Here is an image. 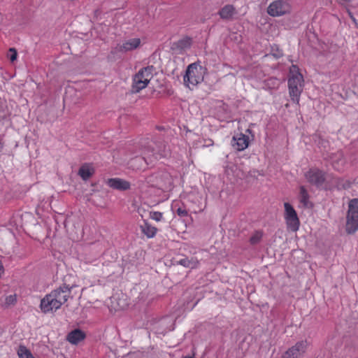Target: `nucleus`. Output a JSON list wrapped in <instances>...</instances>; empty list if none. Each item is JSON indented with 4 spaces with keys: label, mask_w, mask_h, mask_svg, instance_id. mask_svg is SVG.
Here are the masks:
<instances>
[{
    "label": "nucleus",
    "mask_w": 358,
    "mask_h": 358,
    "mask_svg": "<svg viewBox=\"0 0 358 358\" xmlns=\"http://www.w3.org/2000/svg\"><path fill=\"white\" fill-rule=\"evenodd\" d=\"M71 295V289L62 286L52 290L41 301V309L43 313L56 311L65 303Z\"/></svg>",
    "instance_id": "1"
},
{
    "label": "nucleus",
    "mask_w": 358,
    "mask_h": 358,
    "mask_svg": "<svg viewBox=\"0 0 358 358\" xmlns=\"http://www.w3.org/2000/svg\"><path fill=\"white\" fill-rule=\"evenodd\" d=\"M155 143H150L148 146H144L141 150V155L136 156L129 161L130 166L134 169H145L147 165L152 164L156 160L166 157L165 152H155Z\"/></svg>",
    "instance_id": "2"
},
{
    "label": "nucleus",
    "mask_w": 358,
    "mask_h": 358,
    "mask_svg": "<svg viewBox=\"0 0 358 358\" xmlns=\"http://www.w3.org/2000/svg\"><path fill=\"white\" fill-rule=\"evenodd\" d=\"M288 88L291 99L299 103L301 94L303 89V78L296 65H292L289 69Z\"/></svg>",
    "instance_id": "3"
},
{
    "label": "nucleus",
    "mask_w": 358,
    "mask_h": 358,
    "mask_svg": "<svg viewBox=\"0 0 358 358\" xmlns=\"http://www.w3.org/2000/svg\"><path fill=\"white\" fill-rule=\"evenodd\" d=\"M155 68L148 66L141 69L132 78L131 91L138 93L145 89L154 76Z\"/></svg>",
    "instance_id": "4"
},
{
    "label": "nucleus",
    "mask_w": 358,
    "mask_h": 358,
    "mask_svg": "<svg viewBox=\"0 0 358 358\" xmlns=\"http://www.w3.org/2000/svg\"><path fill=\"white\" fill-rule=\"evenodd\" d=\"M205 69L195 63L188 66L186 73L184 76V83L189 89L194 88L203 80Z\"/></svg>",
    "instance_id": "5"
},
{
    "label": "nucleus",
    "mask_w": 358,
    "mask_h": 358,
    "mask_svg": "<svg viewBox=\"0 0 358 358\" xmlns=\"http://www.w3.org/2000/svg\"><path fill=\"white\" fill-rule=\"evenodd\" d=\"M346 231L353 234L358 230V199H353L348 203V210L346 216Z\"/></svg>",
    "instance_id": "6"
},
{
    "label": "nucleus",
    "mask_w": 358,
    "mask_h": 358,
    "mask_svg": "<svg viewBox=\"0 0 358 358\" xmlns=\"http://www.w3.org/2000/svg\"><path fill=\"white\" fill-rule=\"evenodd\" d=\"M292 5L288 0H275L267 8V13L271 17H280L292 13Z\"/></svg>",
    "instance_id": "7"
},
{
    "label": "nucleus",
    "mask_w": 358,
    "mask_h": 358,
    "mask_svg": "<svg viewBox=\"0 0 358 358\" xmlns=\"http://www.w3.org/2000/svg\"><path fill=\"white\" fill-rule=\"evenodd\" d=\"M284 207L285 219L287 228L292 231H296L299 227V220L296 210L289 203H285Z\"/></svg>",
    "instance_id": "8"
},
{
    "label": "nucleus",
    "mask_w": 358,
    "mask_h": 358,
    "mask_svg": "<svg viewBox=\"0 0 358 358\" xmlns=\"http://www.w3.org/2000/svg\"><path fill=\"white\" fill-rule=\"evenodd\" d=\"M173 179L168 172H160L155 176V184L157 188L164 192L169 191L173 187Z\"/></svg>",
    "instance_id": "9"
},
{
    "label": "nucleus",
    "mask_w": 358,
    "mask_h": 358,
    "mask_svg": "<svg viewBox=\"0 0 358 358\" xmlns=\"http://www.w3.org/2000/svg\"><path fill=\"white\" fill-rule=\"evenodd\" d=\"M141 45V38H131L124 40L122 44L117 45L115 49L118 52H127L139 48Z\"/></svg>",
    "instance_id": "10"
},
{
    "label": "nucleus",
    "mask_w": 358,
    "mask_h": 358,
    "mask_svg": "<svg viewBox=\"0 0 358 358\" xmlns=\"http://www.w3.org/2000/svg\"><path fill=\"white\" fill-rule=\"evenodd\" d=\"M249 143V136L242 133L234 135L231 141L232 147L237 151L245 150L248 147Z\"/></svg>",
    "instance_id": "11"
},
{
    "label": "nucleus",
    "mask_w": 358,
    "mask_h": 358,
    "mask_svg": "<svg viewBox=\"0 0 358 358\" xmlns=\"http://www.w3.org/2000/svg\"><path fill=\"white\" fill-rule=\"evenodd\" d=\"M306 348V341L298 342L285 353L283 358H299L305 352Z\"/></svg>",
    "instance_id": "12"
},
{
    "label": "nucleus",
    "mask_w": 358,
    "mask_h": 358,
    "mask_svg": "<svg viewBox=\"0 0 358 358\" xmlns=\"http://www.w3.org/2000/svg\"><path fill=\"white\" fill-rule=\"evenodd\" d=\"M307 180L317 186L322 185L325 180L324 174L318 169H310L305 175Z\"/></svg>",
    "instance_id": "13"
},
{
    "label": "nucleus",
    "mask_w": 358,
    "mask_h": 358,
    "mask_svg": "<svg viewBox=\"0 0 358 358\" xmlns=\"http://www.w3.org/2000/svg\"><path fill=\"white\" fill-rule=\"evenodd\" d=\"M107 185L115 189L127 190L130 188V183L121 178H110L108 180Z\"/></svg>",
    "instance_id": "14"
},
{
    "label": "nucleus",
    "mask_w": 358,
    "mask_h": 358,
    "mask_svg": "<svg viewBox=\"0 0 358 358\" xmlns=\"http://www.w3.org/2000/svg\"><path fill=\"white\" fill-rule=\"evenodd\" d=\"M85 337V334L80 329H75L70 332L67 336V341L73 345L78 344Z\"/></svg>",
    "instance_id": "15"
},
{
    "label": "nucleus",
    "mask_w": 358,
    "mask_h": 358,
    "mask_svg": "<svg viewBox=\"0 0 358 358\" xmlns=\"http://www.w3.org/2000/svg\"><path fill=\"white\" fill-rule=\"evenodd\" d=\"M220 17L223 20H231L236 14V9L232 5H226L219 11Z\"/></svg>",
    "instance_id": "16"
},
{
    "label": "nucleus",
    "mask_w": 358,
    "mask_h": 358,
    "mask_svg": "<svg viewBox=\"0 0 358 358\" xmlns=\"http://www.w3.org/2000/svg\"><path fill=\"white\" fill-rule=\"evenodd\" d=\"M94 171L90 164L83 165L78 171V175L85 180L89 179L94 173Z\"/></svg>",
    "instance_id": "17"
},
{
    "label": "nucleus",
    "mask_w": 358,
    "mask_h": 358,
    "mask_svg": "<svg viewBox=\"0 0 358 358\" xmlns=\"http://www.w3.org/2000/svg\"><path fill=\"white\" fill-rule=\"evenodd\" d=\"M141 229L143 234L148 238H153L157 233V228L150 225L148 222H145L143 225L141 226Z\"/></svg>",
    "instance_id": "18"
},
{
    "label": "nucleus",
    "mask_w": 358,
    "mask_h": 358,
    "mask_svg": "<svg viewBox=\"0 0 358 358\" xmlns=\"http://www.w3.org/2000/svg\"><path fill=\"white\" fill-rule=\"evenodd\" d=\"M191 45L192 39L188 37L183 38L175 43L176 48L178 49L180 52L189 49Z\"/></svg>",
    "instance_id": "19"
},
{
    "label": "nucleus",
    "mask_w": 358,
    "mask_h": 358,
    "mask_svg": "<svg viewBox=\"0 0 358 358\" xmlns=\"http://www.w3.org/2000/svg\"><path fill=\"white\" fill-rule=\"evenodd\" d=\"M299 201L303 207L308 208L310 206L308 194L303 186L300 187Z\"/></svg>",
    "instance_id": "20"
},
{
    "label": "nucleus",
    "mask_w": 358,
    "mask_h": 358,
    "mask_svg": "<svg viewBox=\"0 0 358 358\" xmlns=\"http://www.w3.org/2000/svg\"><path fill=\"white\" fill-rule=\"evenodd\" d=\"M19 358H34L31 352L24 346H20L17 350Z\"/></svg>",
    "instance_id": "21"
},
{
    "label": "nucleus",
    "mask_w": 358,
    "mask_h": 358,
    "mask_svg": "<svg viewBox=\"0 0 358 358\" xmlns=\"http://www.w3.org/2000/svg\"><path fill=\"white\" fill-rule=\"evenodd\" d=\"M180 264L185 267L193 268L196 266L198 262L194 259H189L188 258H185L180 260Z\"/></svg>",
    "instance_id": "22"
},
{
    "label": "nucleus",
    "mask_w": 358,
    "mask_h": 358,
    "mask_svg": "<svg viewBox=\"0 0 358 358\" xmlns=\"http://www.w3.org/2000/svg\"><path fill=\"white\" fill-rule=\"evenodd\" d=\"M16 301H17V299H16L15 294H11V295L7 296L5 299L4 306L6 307L13 306L16 303Z\"/></svg>",
    "instance_id": "23"
},
{
    "label": "nucleus",
    "mask_w": 358,
    "mask_h": 358,
    "mask_svg": "<svg viewBox=\"0 0 358 358\" xmlns=\"http://www.w3.org/2000/svg\"><path fill=\"white\" fill-rule=\"evenodd\" d=\"M262 237V233L260 231H256L250 238V243L252 244H257L260 241Z\"/></svg>",
    "instance_id": "24"
},
{
    "label": "nucleus",
    "mask_w": 358,
    "mask_h": 358,
    "mask_svg": "<svg viewBox=\"0 0 358 358\" xmlns=\"http://www.w3.org/2000/svg\"><path fill=\"white\" fill-rule=\"evenodd\" d=\"M150 217L155 221L159 222L162 218V213L157 211L150 212Z\"/></svg>",
    "instance_id": "25"
},
{
    "label": "nucleus",
    "mask_w": 358,
    "mask_h": 358,
    "mask_svg": "<svg viewBox=\"0 0 358 358\" xmlns=\"http://www.w3.org/2000/svg\"><path fill=\"white\" fill-rule=\"evenodd\" d=\"M17 53L15 48H10L9 49V55L8 57L10 60V62H13L17 59Z\"/></svg>",
    "instance_id": "26"
},
{
    "label": "nucleus",
    "mask_w": 358,
    "mask_h": 358,
    "mask_svg": "<svg viewBox=\"0 0 358 358\" xmlns=\"http://www.w3.org/2000/svg\"><path fill=\"white\" fill-rule=\"evenodd\" d=\"M6 115L5 103L0 99V119L3 118Z\"/></svg>",
    "instance_id": "27"
},
{
    "label": "nucleus",
    "mask_w": 358,
    "mask_h": 358,
    "mask_svg": "<svg viewBox=\"0 0 358 358\" xmlns=\"http://www.w3.org/2000/svg\"><path fill=\"white\" fill-rule=\"evenodd\" d=\"M176 213L180 217H185L188 215L187 211L185 208L180 207L176 209Z\"/></svg>",
    "instance_id": "28"
},
{
    "label": "nucleus",
    "mask_w": 358,
    "mask_h": 358,
    "mask_svg": "<svg viewBox=\"0 0 358 358\" xmlns=\"http://www.w3.org/2000/svg\"><path fill=\"white\" fill-rule=\"evenodd\" d=\"M339 4L345 5L350 2V0H336Z\"/></svg>",
    "instance_id": "29"
},
{
    "label": "nucleus",
    "mask_w": 358,
    "mask_h": 358,
    "mask_svg": "<svg viewBox=\"0 0 358 358\" xmlns=\"http://www.w3.org/2000/svg\"><path fill=\"white\" fill-rule=\"evenodd\" d=\"M348 14H349V16L352 19V20L356 23V19L355 18V17L353 16V15L352 14V13L350 11H348Z\"/></svg>",
    "instance_id": "30"
},
{
    "label": "nucleus",
    "mask_w": 358,
    "mask_h": 358,
    "mask_svg": "<svg viewBox=\"0 0 358 358\" xmlns=\"http://www.w3.org/2000/svg\"><path fill=\"white\" fill-rule=\"evenodd\" d=\"M128 306L127 297L125 296V304L121 305L120 308H124Z\"/></svg>",
    "instance_id": "31"
},
{
    "label": "nucleus",
    "mask_w": 358,
    "mask_h": 358,
    "mask_svg": "<svg viewBox=\"0 0 358 358\" xmlns=\"http://www.w3.org/2000/svg\"><path fill=\"white\" fill-rule=\"evenodd\" d=\"M3 148V143L1 142V140L0 139V151L2 150Z\"/></svg>",
    "instance_id": "32"
},
{
    "label": "nucleus",
    "mask_w": 358,
    "mask_h": 358,
    "mask_svg": "<svg viewBox=\"0 0 358 358\" xmlns=\"http://www.w3.org/2000/svg\"><path fill=\"white\" fill-rule=\"evenodd\" d=\"M246 132L251 133V131H250V129H248L246 130Z\"/></svg>",
    "instance_id": "33"
},
{
    "label": "nucleus",
    "mask_w": 358,
    "mask_h": 358,
    "mask_svg": "<svg viewBox=\"0 0 358 358\" xmlns=\"http://www.w3.org/2000/svg\"><path fill=\"white\" fill-rule=\"evenodd\" d=\"M184 358H192V357H185Z\"/></svg>",
    "instance_id": "34"
}]
</instances>
